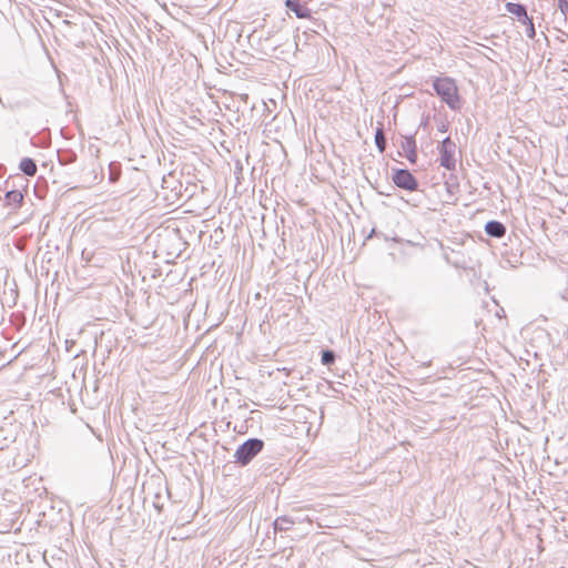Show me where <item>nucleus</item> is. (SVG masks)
<instances>
[{
    "label": "nucleus",
    "instance_id": "obj_9",
    "mask_svg": "<svg viewBox=\"0 0 568 568\" xmlns=\"http://www.w3.org/2000/svg\"><path fill=\"white\" fill-rule=\"evenodd\" d=\"M399 156H405L410 163H416L417 151L415 144H402V151H398Z\"/></svg>",
    "mask_w": 568,
    "mask_h": 568
},
{
    "label": "nucleus",
    "instance_id": "obj_7",
    "mask_svg": "<svg viewBox=\"0 0 568 568\" xmlns=\"http://www.w3.org/2000/svg\"><path fill=\"white\" fill-rule=\"evenodd\" d=\"M485 230L489 235L495 236V237H501L506 233L505 226L500 222H497V221L488 222L485 226Z\"/></svg>",
    "mask_w": 568,
    "mask_h": 568
},
{
    "label": "nucleus",
    "instance_id": "obj_2",
    "mask_svg": "<svg viewBox=\"0 0 568 568\" xmlns=\"http://www.w3.org/2000/svg\"><path fill=\"white\" fill-rule=\"evenodd\" d=\"M264 447L261 439L252 438L243 443L234 454L237 463L242 465L248 464Z\"/></svg>",
    "mask_w": 568,
    "mask_h": 568
},
{
    "label": "nucleus",
    "instance_id": "obj_11",
    "mask_svg": "<svg viewBox=\"0 0 568 568\" xmlns=\"http://www.w3.org/2000/svg\"><path fill=\"white\" fill-rule=\"evenodd\" d=\"M19 168L24 174L29 176H33L37 173V165L34 161L29 158L22 159L19 164Z\"/></svg>",
    "mask_w": 568,
    "mask_h": 568
},
{
    "label": "nucleus",
    "instance_id": "obj_1",
    "mask_svg": "<svg viewBox=\"0 0 568 568\" xmlns=\"http://www.w3.org/2000/svg\"><path fill=\"white\" fill-rule=\"evenodd\" d=\"M436 94L445 102L450 110L458 111L462 109V101L458 94V88L454 79L436 78L433 82Z\"/></svg>",
    "mask_w": 568,
    "mask_h": 568
},
{
    "label": "nucleus",
    "instance_id": "obj_16",
    "mask_svg": "<svg viewBox=\"0 0 568 568\" xmlns=\"http://www.w3.org/2000/svg\"><path fill=\"white\" fill-rule=\"evenodd\" d=\"M520 22L523 24H525L526 29L529 28V22L528 21H525L524 19H521Z\"/></svg>",
    "mask_w": 568,
    "mask_h": 568
},
{
    "label": "nucleus",
    "instance_id": "obj_15",
    "mask_svg": "<svg viewBox=\"0 0 568 568\" xmlns=\"http://www.w3.org/2000/svg\"><path fill=\"white\" fill-rule=\"evenodd\" d=\"M374 142H385L384 133L381 129L376 130Z\"/></svg>",
    "mask_w": 568,
    "mask_h": 568
},
{
    "label": "nucleus",
    "instance_id": "obj_6",
    "mask_svg": "<svg viewBox=\"0 0 568 568\" xmlns=\"http://www.w3.org/2000/svg\"><path fill=\"white\" fill-rule=\"evenodd\" d=\"M285 7L287 10L294 12L295 16L300 19L311 18V10L306 6L295 0H285Z\"/></svg>",
    "mask_w": 568,
    "mask_h": 568
},
{
    "label": "nucleus",
    "instance_id": "obj_3",
    "mask_svg": "<svg viewBox=\"0 0 568 568\" xmlns=\"http://www.w3.org/2000/svg\"><path fill=\"white\" fill-rule=\"evenodd\" d=\"M439 155L440 165L449 171H454L460 160L462 152L456 144H442Z\"/></svg>",
    "mask_w": 568,
    "mask_h": 568
},
{
    "label": "nucleus",
    "instance_id": "obj_18",
    "mask_svg": "<svg viewBox=\"0 0 568 568\" xmlns=\"http://www.w3.org/2000/svg\"><path fill=\"white\" fill-rule=\"evenodd\" d=\"M440 142L446 143V142H452V141H450V138L447 136V138L443 139Z\"/></svg>",
    "mask_w": 568,
    "mask_h": 568
},
{
    "label": "nucleus",
    "instance_id": "obj_10",
    "mask_svg": "<svg viewBox=\"0 0 568 568\" xmlns=\"http://www.w3.org/2000/svg\"><path fill=\"white\" fill-rule=\"evenodd\" d=\"M557 7L559 10V13H555V19L566 24L567 23V16H568V0H557Z\"/></svg>",
    "mask_w": 568,
    "mask_h": 568
},
{
    "label": "nucleus",
    "instance_id": "obj_12",
    "mask_svg": "<svg viewBox=\"0 0 568 568\" xmlns=\"http://www.w3.org/2000/svg\"><path fill=\"white\" fill-rule=\"evenodd\" d=\"M311 20V26L308 29L315 33H321L322 31H326V24L324 21L315 18H308Z\"/></svg>",
    "mask_w": 568,
    "mask_h": 568
},
{
    "label": "nucleus",
    "instance_id": "obj_5",
    "mask_svg": "<svg viewBox=\"0 0 568 568\" xmlns=\"http://www.w3.org/2000/svg\"><path fill=\"white\" fill-rule=\"evenodd\" d=\"M393 182L400 189L407 191H416L418 187L417 180L407 170H396L393 174Z\"/></svg>",
    "mask_w": 568,
    "mask_h": 568
},
{
    "label": "nucleus",
    "instance_id": "obj_17",
    "mask_svg": "<svg viewBox=\"0 0 568 568\" xmlns=\"http://www.w3.org/2000/svg\"><path fill=\"white\" fill-rule=\"evenodd\" d=\"M377 145H378V148H379V152H384V150H385V144H377Z\"/></svg>",
    "mask_w": 568,
    "mask_h": 568
},
{
    "label": "nucleus",
    "instance_id": "obj_8",
    "mask_svg": "<svg viewBox=\"0 0 568 568\" xmlns=\"http://www.w3.org/2000/svg\"><path fill=\"white\" fill-rule=\"evenodd\" d=\"M6 201L12 210H16L22 204L23 194L20 191H9L6 194Z\"/></svg>",
    "mask_w": 568,
    "mask_h": 568
},
{
    "label": "nucleus",
    "instance_id": "obj_14",
    "mask_svg": "<svg viewBox=\"0 0 568 568\" xmlns=\"http://www.w3.org/2000/svg\"><path fill=\"white\" fill-rule=\"evenodd\" d=\"M273 129H275V123L266 124V126L264 129V132L266 133V138L272 140V142H274V143L281 142L277 136H271L270 135V133L272 132Z\"/></svg>",
    "mask_w": 568,
    "mask_h": 568
},
{
    "label": "nucleus",
    "instance_id": "obj_4",
    "mask_svg": "<svg viewBox=\"0 0 568 568\" xmlns=\"http://www.w3.org/2000/svg\"><path fill=\"white\" fill-rule=\"evenodd\" d=\"M505 8H506L507 12L516 16L519 21L521 19H524L525 21L529 22V28L526 29V36L529 39H534L536 36V30H535L532 19L530 17H528V14H527L526 7L521 3L507 2L505 4Z\"/></svg>",
    "mask_w": 568,
    "mask_h": 568
},
{
    "label": "nucleus",
    "instance_id": "obj_13",
    "mask_svg": "<svg viewBox=\"0 0 568 568\" xmlns=\"http://www.w3.org/2000/svg\"><path fill=\"white\" fill-rule=\"evenodd\" d=\"M334 354L331 351H324L322 353V363L325 365H329L334 362Z\"/></svg>",
    "mask_w": 568,
    "mask_h": 568
}]
</instances>
